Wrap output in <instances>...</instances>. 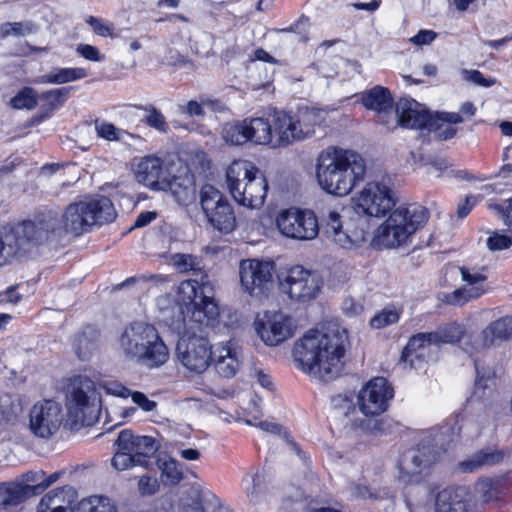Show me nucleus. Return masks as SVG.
<instances>
[{"instance_id":"27","label":"nucleus","mask_w":512,"mask_h":512,"mask_svg":"<svg viewBox=\"0 0 512 512\" xmlns=\"http://www.w3.org/2000/svg\"><path fill=\"white\" fill-rule=\"evenodd\" d=\"M436 461L430 443L422 442L415 448L405 451L400 459V469L407 475H417L421 470Z\"/></svg>"},{"instance_id":"33","label":"nucleus","mask_w":512,"mask_h":512,"mask_svg":"<svg viewBox=\"0 0 512 512\" xmlns=\"http://www.w3.org/2000/svg\"><path fill=\"white\" fill-rule=\"evenodd\" d=\"M295 115L301 138L305 140L315 135L316 128L324 124L327 113L322 109L304 107Z\"/></svg>"},{"instance_id":"37","label":"nucleus","mask_w":512,"mask_h":512,"mask_svg":"<svg viewBox=\"0 0 512 512\" xmlns=\"http://www.w3.org/2000/svg\"><path fill=\"white\" fill-rule=\"evenodd\" d=\"M99 333L93 328H87L76 336L73 349L80 360H88L98 349Z\"/></svg>"},{"instance_id":"64","label":"nucleus","mask_w":512,"mask_h":512,"mask_svg":"<svg viewBox=\"0 0 512 512\" xmlns=\"http://www.w3.org/2000/svg\"><path fill=\"white\" fill-rule=\"evenodd\" d=\"M363 301L361 297L349 296L342 303V310L348 316H358L363 312Z\"/></svg>"},{"instance_id":"49","label":"nucleus","mask_w":512,"mask_h":512,"mask_svg":"<svg viewBox=\"0 0 512 512\" xmlns=\"http://www.w3.org/2000/svg\"><path fill=\"white\" fill-rule=\"evenodd\" d=\"M37 31V26L31 21L6 22L0 25V36L25 37Z\"/></svg>"},{"instance_id":"14","label":"nucleus","mask_w":512,"mask_h":512,"mask_svg":"<svg viewBox=\"0 0 512 512\" xmlns=\"http://www.w3.org/2000/svg\"><path fill=\"white\" fill-rule=\"evenodd\" d=\"M323 286V281L317 272L307 270L302 266H294L288 270L280 282L281 290L295 301L306 302L317 297Z\"/></svg>"},{"instance_id":"50","label":"nucleus","mask_w":512,"mask_h":512,"mask_svg":"<svg viewBox=\"0 0 512 512\" xmlns=\"http://www.w3.org/2000/svg\"><path fill=\"white\" fill-rule=\"evenodd\" d=\"M223 139L232 145H242L249 141L245 120L227 124L223 128Z\"/></svg>"},{"instance_id":"45","label":"nucleus","mask_w":512,"mask_h":512,"mask_svg":"<svg viewBox=\"0 0 512 512\" xmlns=\"http://www.w3.org/2000/svg\"><path fill=\"white\" fill-rule=\"evenodd\" d=\"M86 76L87 72L83 68H60L51 71L48 75L42 76L40 82L64 84L85 78Z\"/></svg>"},{"instance_id":"28","label":"nucleus","mask_w":512,"mask_h":512,"mask_svg":"<svg viewBox=\"0 0 512 512\" xmlns=\"http://www.w3.org/2000/svg\"><path fill=\"white\" fill-rule=\"evenodd\" d=\"M507 456L508 453L505 450L494 446H487L461 461L458 464V468L464 473H472L482 468L498 465L504 462Z\"/></svg>"},{"instance_id":"22","label":"nucleus","mask_w":512,"mask_h":512,"mask_svg":"<svg viewBox=\"0 0 512 512\" xmlns=\"http://www.w3.org/2000/svg\"><path fill=\"white\" fill-rule=\"evenodd\" d=\"M210 361L221 377L232 378L241 367L242 352L235 344L227 342L214 348Z\"/></svg>"},{"instance_id":"36","label":"nucleus","mask_w":512,"mask_h":512,"mask_svg":"<svg viewBox=\"0 0 512 512\" xmlns=\"http://www.w3.org/2000/svg\"><path fill=\"white\" fill-rule=\"evenodd\" d=\"M32 490L30 485L14 482L2 483L0 484V505L16 506L33 494Z\"/></svg>"},{"instance_id":"20","label":"nucleus","mask_w":512,"mask_h":512,"mask_svg":"<svg viewBox=\"0 0 512 512\" xmlns=\"http://www.w3.org/2000/svg\"><path fill=\"white\" fill-rule=\"evenodd\" d=\"M170 173L171 171L164 161L154 155L140 158L134 168L137 182L155 191L167 187V178Z\"/></svg>"},{"instance_id":"58","label":"nucleus","mask_w":512,"mask_h":512,"mask_svg":"<svg viewBox=\"0 0 512 512\" xmlns=\"http://www.w3.org/2000/svg\"><path fill=\"white\" fill-rule=\"evenodd\" d=\"M461 75L464 80L482 87H491L496 83V79L485 78L483 74L478 70L462 69Z\"/></svg>"},{"instance_id":"9","label":"nucleus","mask_w":512,"mask_h":512,"mask_svg":"<svg viewBox=\"0 0 512 512\" xmlns=\"http://www.w3.org/2000/svg\"><path fill=\"white\" fill-rule=\"evenodd\" d=\"M276 226L285 237L300 241L316 238L321 229L312 210L295 207L281 210L276 217Z\"/></svg>"},{"instance_id":"56","label":"nucleus","mask_w":512,"mask_h":512,"mask_svg":"<svg viewBox=\"0 0 512 512\" xmlns=\"http://www.w3.org/2000/svg\"><path fill=\"white\" fill-rule=\"evenodd\" d=\"M111 464L117 471H124L138 465L132 453L117 450L111 460Z\"/></svg>"},{"instance_id":"52","label":"nucleus","mask_w":512,"mask_h":512,"mask_svg":"<svg viewBox=\"0 0 512 512\" xmlns=\"http://www.w3.org/2000/svg\"><path fill=\"white\" fill-rule=\"evenodd\" d=\"M145 112L144 122L151 128H154L162 133L168 131V124L163 114L153 105L144 106L141 108Z\"/></svg>"},{"instance_id":"59","label":"nucleus","mask_w":512,"mask_h":512,"mask_svg":"<svg viewBox=\"0 0 512 512\" xmlns=\"http://www.w3.org/2000/svg\"><path fill=\"white\" fill-rule=\"evenodd\" d=\"M137 436H134L130 430H123L116 439L117 451L132 453L134 451Z\"/></svg>"},{"instance_id":"17","label":"nucleus","mask_w":512,"mask_h":512,"mask_svg":"<svg viewBox=\"0 0 512 512\" xmlns=\"http://www.w3.org/2000/svg\"><path fill=\"white\" fill-rule=\"evenodd\" d=\"M254 326L259 337L268 346H277L293 334L291 317L280 311L265 312L255 321Z\"/></svg>"},{"instance_id":"38","label":"nucleus","mask_w":512,"mask_h":512,"mask_svg":"<svg viewBox=\"0 0 512 512\" xmlns=\"http://www.w3.org/2000/svg\"><path fill=\"white\" fill-rule=\"evenodd\" d=\"M362 102L368 109L377 112H386L392 108V98L388 89L382 86H375L374 88L362 94Z\"/></svg>"},{"instance_id":"26","label":"nucleus","mask_w":512,"mask_h":512,"mask_svg":"<svg viewBox=\"0 0 512 512\" xmlns=\"http://www.w3.org/2000/svg\"><path fill=\"white\" fill-rule=\"evenodd\" d=\"M259 168L248 160H235L226 170V183L234 199L245 194L248 181L258 173Z\"/></svg>"},{"instance_id":"60","label":"nucleus","mask_w":512,"mask_h":512,"mask_svg":"<svg viewBox=\"0 0 512 512\" xmlns=\"http://www.w3.org/2000/svg\"><path fill=\"white\" fill-rule=\"evenodd\" d=\"M100 387L113 396L127 398L131 394V390L116 380H106L100 383Z\"/></svg>"},{"instance_id":"40","label":"nucleus","mask_w":512,"mask_h":512,"mask_svg":"<svg viewBox=\"0 0 512 512\" xmlns=\"http://www.w3.org/2000/svg\"><path fill=\"white\" fill-rule=\"evenodd\" d=\"M168 263L182 274L199 273L202 271V257L188 253H174L170 255Z\"/></svg>"},{"instance_id":"42","label":"nucleus","mask_w":512,"mask_h":512,"mask_svg":"<svg viewBox=\"0 0 512 512\" xmlns=\"http://www.w3.org/2000/svg\"><path fill=\"white\" fill-rule=\"evenodd\" d=\"M349 491L351 496L354 498L370 500L372 502L394 497V491L390 490L389 488L384 487L372 489L371 487L360 483H351L349 486Z\"/></svg>"},{"instance_id":"2","label":"nucleus","mask_w":512,"mask_h":512,"mask_svg":"<svg viewBox=\"0 0 512 512\" xmlns=\"http://www.w3.org/2000/svg\"><path fill=\"white\" fill-rule=\"evenodd\" d=\"M116 218L111 200L101 196L69 204L61 216L52 212L27 220L39 250L48 243L60 240L64 235L80 236L94 225L110 223Z\"/></svg>"},{"instance_id":"47","label":"nucleus","mask_w":512,"mask_h":512,"mask_svg":"<svg viewBox=\"0 0 512 512\" xmlns=\"http://www.w3.org/2000/svg\"><path fill=\"white\" fill-rule=\"evenodd\" d=\"M180 512H205L202 503V488L199 484H192L186 497L180 499Z\"/></svg>"},{"instance_id":"31","label":"nucleus","mask_w":512,"mask_h":512,"mask_svg":"<svg viewBox=\"0 0 512 512\" xmlns=\"http://www.w3.org/2000/svg\"><path fill=\"white\" fill-rule=\"evenodd\" d=\"M246 132L249 141L257 145H272L274 147V129L272 123V113L268 117L246 118Z\"/></svg>"},{"instance_id":"11","label":"nucleus","mask_w":512,"mask_h":512,"mask_svg":"<svg viewBox=\"0 0 512 512\" xmlns=\"http://www.w3.org/2000/svg\"><path fill=\"white\" fill-rule=\"evenodd\" d=\"M321 230L328 240L344 249L359 247L366 241V232L360 227L359 220L343 221L341 215L333 210L322 217Z\"/></svg>"},{"instance_id":"13","label":"nucleus","mask_w":512,"mask_h":512,"mask_svg":"<svg viewBox=\"0 0 512 512\" xmlns=\"http://www.w3.org/2000/svg\"><path fill=\"white\" fill-rule=\"evenodd\" d=\"M396 202L395 192L384 180L366 183L356 198L357 207L374 217L386 216Z\"/></svg>"},{"instance_id":"34","label":"nucleus","mask_w":512,"mask_h":512,"mask_svg":"<svg viewBox=\"0 0 512 512\" xmlns=\"http://www.w3.org/2000/svg\"><path fill=\"white\" fill-rule=\"evenodd\" d=\"M481 348H488L497 343L512 338V316H505L491 322L481 332Z\"/></svg>"},{"instance_id":"53","label":"nucleus","mask_w":512,"mask_h":512,"mask_svg":"<svg viewBox=\"0 0 512 512\" xmlns=\"http://www.w3.org/2000/svg\"><path fill=\"white\" fill-rule=\"evenodd\" d=\"M415 162H420L423 166H428L427 174L440 177L442 172L448 167V163L442 158H426L422 154L416 155L411 152Z\"/></svg>"},{"instance_id":"6","label":"nucleus","mask_w":512,"mask_h":512,"mask_svg":"<svg viewBox=\"0 0 512 512\" xmlns=\"http://www.w3.org/2000/svg\"><path fill=\"white\" fill-rule=\"evenodd\" d=\"M429 217L428 209L422 205L400 206L378 227L375 241L385 248L402 246L427 223Z\"/></svg>"},{"instance_id":"1","label":"nucleus","mask_w":512,"mask_h":512,"mask_svg":"<svg viewBox=\"0 0 512 512\" xmlns=\"http://www.w3.org/2000/svg\"><path fill=\"white\" fill-rule=\"evenodd\" d=\"M348 347L347 330L331 320L295 341L292 356L301 371L327 382L340 375Z\"/></svg>"},{"instance_id":"12","label":"nucleus","mask_w":512,"mask_h":512,"mask_svg":"<svg viewBox=\"0 0 512 512\" xmlns=\"http://www.w3.org/2000/svg\"><path fill=\"white\" fill-rule=\"evenodd\" d=\"M212 351L207 337L186 334L177 342L176 358L189 371L202 373L209 367Z\"/></svg>"},{"instance_id":"30","label":"nucleus","mask_w":512,"mask_h":512,"mask_svg":"<svg viewBox=\"0 0 512 512\" xmlns=\"http://www.w3.org/2000/svg\"><path fill=\"white\" fill-rule=\"evenodd\" d=\"M462 122L463 118L459 113L437 112L431 116L426 129L433 133L436 139L445 141L456 135L457 129L453 125Z\"/></svg>"},{"instance_id":"63","label":"nucleus","mask_w":512,"mask_h":512,"mask_svg":"<svg viewBox=\"0 0 512 512\" xmlns=\"http://www.w3.org/2000/svg\"><path fill=\"white\" fill-rule=\"evenodd\" d=\"M86 22L92 27L95 34L106 37L112 36L114 31V26L111 23H108L100 18L89 16Z\"/></svg>"},{"instance_id":"41","label":"nucleus","mask_w":512,"mask_h":512,"mask_svg":"<svg viewBox=\"0 0 512 512\" xmlns=\"http://www.w3.org/2000/svg\"><path fill=\"white\" fill-rule=\"evenodd\" d=\"M159 449V443L151 436H137L133 455L139 466L147 467L150 457Z\"/></svg>"},{"instance_id":"24","label":"nucleus","mask_w":512,"mask_h":512,"mask_svg":"<svg viewBox=\"0 0 512 512\" xmlns=\"http://www.w3.org/2000/svg\"><path fill=\"white\" fill-rule=\"evenodd\" d=\"M160 191H170L180 205L187 206L196 200L194 175L187 167H182L177 174L167 178V187Z\"/></svg>"},{"instance_id":"4","label":"nucleus","mask_w":512,"mask_h":512,"mask_svg":"<svg viewBox=\"0 0 512 512\" xmlns=\"http://www.w3.org/2000/svg\"><path fill=\"white\" fill-rule=\"evenodd\" d=\"M118 350L124 359L149 369L159 368L169 359V350L157 329L146 322L126 326L119 336Z\"/></svg>"},{"instance_id":"18","label":"nucleus","mask_w":512,"mask_h":512,"mask_svg":"<svg viewBox=\"0 0 512 512\" xmlns=\"http://www.w3.org/2000/svg\"><path fill=\"white\" fill-rule=\"evenodd\" d=\"M393 389L383 377L371 379L359 392L357 401L362 414L377 416L386 411Z\"/></svg>"},{"instance_id":"32","label":"nucleus","mask_w":512,"mask_h":512,"mask_svg":"<svg viewBox=\"0 0 512 512\" xmlns=\"http://www.w3.org/2000/svg\"><path fill=\"white\" fill-rule=\"evenodd\" d=\"M267 191V180L259 169L258 173H256L250 181H248L245 194H240V197H237V199L234 200L248 208H259L265 201Z\"/></svg>"},{"instance_id":"15","label":"nucleus","mask_w":512,"mask_h":512,"mask_svg":"<svg viewBox=\"0 0 512 512\" xmlns=\"http://www.w3.org/2000/svg\"><path fill=\"white\" fill-rule=\"evenodd\" d=\"M273 273L271 261L245 259L239 264L241 287L254 297L265 295L273 287Z\"/></svg>"},{"instance_id":"43","label":"nucleus","mask_w":512,"mask_h":512,"mask_svg":"<svg viewBox=\"0 0 512 512\" xmlns=\"http://www.w3.org/2000/svg\"><path fill=\"white\" fill-rule=\"evenodd\" d=\"M247 482L246 496L253 505L262 503L265 499V475L263 472L256 470L251 476L243 478Z\"/></svg>"},{"instance_id":"5","label":"nucleus","mask_w":512,"mask_h":512,"mask_svg":"<svg viewBox=\"0 0 512 512\" xmlns=\"http://www.w3.org/2000/svg\"><path fill=\"white\" fill-rule=\"evenodd\" d=\"M178 302L171 307H165L169 296L158 299V306L163 313L165 321L171 325L181 324L185 320V312L203 313L207 320H214L219 315L218 305L212 295V288L208 284V276H201V286L197 280H184L178 286Z\"/></svg>"},{"instance_id":"55","label":"nucleus","mask_w":512,"mask_h":512,"mask_svg":"<svg viewBox=\"0 0 512 512\" xmlns=\"http://www.w3.org/2000/svg\"><path fill=\"white\" fill-rule=\"evenodd\" d=\"M17 414L16 406L9 395L0 396V424L12 421Z\"/></svg>"},{"instance_id":"3","label":"nucleus","mask_w":512,"mask_h":512,"mask_svg":"<svg viewBox=\"0 0 512 512\" xmlns=\"http://www.w3.org/2000/svg\"><path fill=\"white\" fill-rule=\"evenodd\" d=\"M319 185L327 193L346 196L366 174L365 160L350 150L329 147L317 159Z\"/></svg>"},{"instance_id":"16","label":"nucleus","mask_w":512,"mask_h":512,"mask_svg":"<svg viewBox=\"0 0 512 512\" xmlns=\"http://www.w3.org/2000/svg\"><path fill=\"white\" fill-rule=\"evenodd\" d=\"M63 421L61 405L52 400H44L33 405L29 413V428L39 438L54 436Z\"/></svg>"},{"instance_id":"44","label":"nucleus","mask_w":512,"mask_h":512,"mask_svg":"<svg viewBox=\"0 0 512 512\" xmlns=\"http://www.w3.org/2000/svg\"><path fill=\"white\" fill-rule=\"evenodd\" d=\"M226 201L227 199L223 194L211 185H205L200 190V205L206 217Z\"/></svg>"},{"instance_id":"29","label":"nucleus","mask_w":512,"mask_h":512,"mask_svg":"<svg viewBox=\"0 0 512 512\" xmlns=\"http://www.w3.org/2000/svg\"><path fill=\"white\" fill-rule=\"evenodd\" d=\"M335 415L344 417L345 425L351 426L353 429H362L373 431L377 426V421L373 419H359L356 418L357 410L353 402L352 396L347 394H339L334 396L331 400Z\"/></svg>"},{"instance_id":"51","label":"nucleus","mask_w":512,"mask_h":512,"mask_svg":"<svg viewBox=\"0 0 512 512\" xmlns=\"http://www.w3.org/2000/svg\"><path fill=\"white\" fill-rule=\"evenodd\" d=\"M14 109H34L37 106V92L30 87H24L11 100Z\"/></svg>"},{"instance_id":"39","label":"nucleus","mask_w":512,"mask_h":512,"mask_svg":"<svg viewBox=\"0 0 512 512\" xmlns=\"http://www.w3.org/2000/svg\"><path fill=\"white\" fill-rule=\"evenodd\" d=\"M207 219L220 232L229 233L236 227V217L228 201L220 205Z\"/></svg>"},{"instance_id":"54","label":"nucleus","mask_w":512,"mask_h":512,"mask_svg":"<svg viewBox=\"0 0 512 512\" xmlns=\"http://www.w3.org/2000/svg\"><path fill=\"white\" fill-rule=\"evenodd\" d=\"M398 320L399 313L396 309L385 308L370 320V325L375 329H381L396 323Z\"/></svg>"},{"instance_id":"61","label":"nucleus","mask_w":512,"mask_h":512,"mask_svg":"<svg viewBox=\"0 0 512 512\" xmlns=\"http://www.w3.org/2000/svg\"><path fill=\"white\" fill-rule=\"evenodd\" d=\"M512 246V237L500 234L498 232H493L491 236L487 239V247L491 251H499L503 249H508Z\"/></svg>"},{"instance_id":"48","label":"nucleus","mask_w":512,"mask_h":512,"mask_svg":"<svg viewBox=\"0 0 512 512\" xmlns=\"http://www.w3.org/2000/svg\"><path fill=\"white\" fill-rule=\"evenodd\" d=\"M475 497L481 506L498 503V490L490 479H482L476 483Z\"/></svg>"},{"instance_id":"7","label":"nucleus","mask_w":512,"mask_h":512,"mask_svg":"<svg viewBox=\"0 0 512 512\" xmlns=\"http://www.w3.org/2000/svg\"><path fill=\"white\" fill-rule=\"evenodd\" d=\"M68 415L75 425H90L100 410L101 399L95 383L86 376L71 379L66 390Z\"/></svg>"},{"instance_id":"21","label":"nucleus","mask_w":512,"mask_h":512,"mask_svg":"<svg viewBox=\"0 0 512 512\" xmlns=\"http://www.w3.org/2000/svg\"><path fill=\"white\" fill-rule=\"evenodd\" d=\"M472 495L465 487H448L438 492L435 512H477Z\"/></svg>"},{"instance_id":"35","label":"nucleus","mask_w":512,"mask_h":512,"mask_svg":"<svg viewBox=\"0 0 512 512\" xmlns=\"http://www.w3.org/2000/svg\"><path fill=\"white\" fill-rule=\"evenodd\" d=\"M156 465L161 473V479L165 485L177 486L185 478L183 464L168 455H159Z\"/></svg>"},{"instance_id":"46","label":"nucleus","mask_w":512,"mask_h":512,"mask_svg":"<svg viewBox=\"0 0 512 512\" xmlns=\"http://www.w3.org/2000/svg\"><path fill=\"white\" fill-rule=\"evenodd\" d=\"M76 512H117V507L110 498L93 495L83 499Z\"/></svg>"},{"instance_id":"23","label":"nucleus","mask_w":512,"mask_h":512,"mask_svg":"<svg viewBox=\"0 0 512 512\" xmlns=\"http://www.w3.org/2000/svg\"><path fill=\"white\" fill-rule=\"evenodd\" d=\"M397 122L401 127L411 129L426 128L431 114L428 113L424 105L414 99L401 98L396 103Z\"/></svg>"},{"instance_id":"25","label":"nucleus","mask_w":512,"mask_h":512,"mask_svg":"<svg viewBox=\"0 0 512 512\" xmlns=\"http://www.w3.org/2000/svg\"><path fill=\"white\" fill-rule=\"evenodd\" d=\"M272 123L275 138L274 147L288 146L294 142L302 141L295 113L274 110L272 112Z\"/></svg>"},{"instance_id":"8","label":"nucleus","mask_w":512,"mask_h":512,"mask_svg":"<svg viewBox=\"0 0 512 512\" xmlns=\"http://www.w3.org/2000/svg\"><path fill=\"white\" fill-rule=\"evenodd\" d=\"M31 231L25 220L0 234V267L38 253Z\"/></svg>"},{"instance_id":"10","label":"nucleus","mask_w":512,"mask_h":512,"mask_svg":"<svg viewBox=\"0 0 512 512\" xmlns=\"http://www.w3.org/2000/svg\"><path fill=\"white\" fill-rule=\"evenodd\" d=\"M485 270V267L460 266L459 272L463 285L452 292L442 293L439 299L447 305L461 307L481 298L490 291Z\"/></svg>"},{"instance_id":"62","label":"nucleus","mask_w":512,"mask_h":512,"mask_svg":"<svg viewBox=\"0 0 512 512\" xmlns=\"http://www.w3.org/2000/svg\"><path fill=\"white\" fill-rule=\"evenodd\" d=\"M160 489V483L154 476L144 475L138 481V491L141 495H153Z\"/></svg>"},{"instance_id":"57","label":"nucleus","mask_w":512,"mask_h":512,"mask_svg":"<svg viewBox=\"0 0 512 512\" xmlns=\"http://www.w3.org/2000/svg\"><path fill=\"white\" fill-rule=\"evenodd\" d=\"M70 88L64 87L50 90L41 94L40 98L49 103L52 107L61 106L65 99L69 96Z\"/></svg>"},{"instance_id":"19","label":"nucleus","mask_w":512,"mask_h":512,"mask_svg":"<svg viewBox=\"0 0 512 512\" xmlns=\"http://www.w3.org/2000/svg\"><path fill=\"white\" fill-rule=\"evenodd\" d=\"M465 334V327L458 323L446 324L436 331L419 333L410 338L403 357H420V352L426 345H438L440 343H457Z\"/></svg>"}]
</instances>
